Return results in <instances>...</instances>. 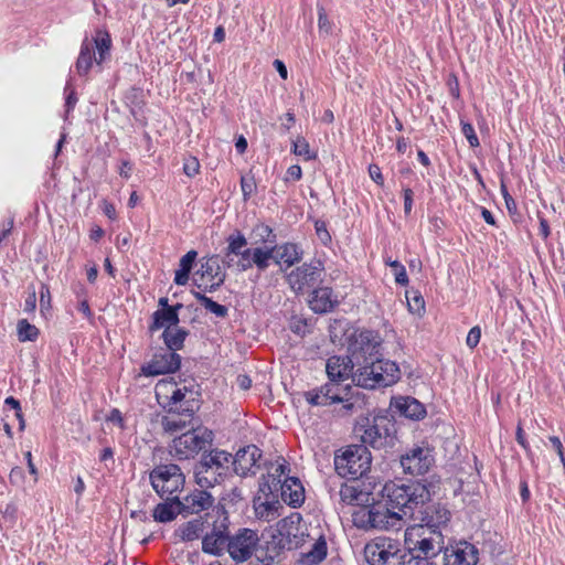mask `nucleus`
Here are the masks:
<instances>
[{
  "instance_id": "f257e3e1",
  "label": "nucleus",
  "mask_w": 565,
  "mask_h": 565,
  "mask_svg": "<svg viewBox=\"0 0 565 565\" xmlns=\"http://www.w3.org/2000/svg\"><path fill=\"white\" fill-rule=\"evenodd\" d=\"M435 486L430 482L425 484L420 481L408 484L387 482L383 488V495L386 498V505L395 510L397 519L409 520L416 515L423 504L429 502Z\"/></svg>"
},
{
  "instance_id": "f03ea898",
  "label": "nucleus",
  "mask_w": 565,
  "mask_h": 565,
  "mask_svg": "<svg viewBox=\"0 0 565 565\" xmlns=\"http://www.w3.org/2000/svg\"><path fill=\"white\" fill-rule=\"evenodd\" d=\"M301 514L294 512L277 522L270 540L266 543V552L258 551L257 558L265 565H270L285 551L297 550L306 541L307 534L301 525Z\"/></svg>"
},
{
  "instance_id": "7ed1b4c3",
  "label": "nucleus",
  "mask_w": 565,
  "mask_h": 565,
  "mask_svg": "<svg viewBox=\"0 0 565 565\" xmlns=\"http://www.w3.org/2000/svg\"><path fill=\"white\" fill-rule=\"evenodd\" d=\"M408 564L433 565L430 559L443 553L445 541L439 530L428 531L425 526H409L405 532V546Z\"/></svg>"
},
{
  "instance_id": "20e7f679",
  "label": "nucleus",
  "mask_w": 565,
  "mask_h": 565,
  "mask_svg": "<svg viewBox=\"0 0 565 565\" xmlns=\"http://www.w3.org/2000/svg\"><path fill=\"white\" fill-rule=\"evenodd\" d=\"M200 392L194 385L178 387L172 381H160L156 386V396L169 414L193 416L200 408Z\"/></svg>"
},
{
  "instance_id": "39448f33",
  "label": "nucleus",
  "mask_w": 565,
  "mask_h": 565,
  "mask_svg": "<svg viewBox=\"0 0 565 565\" xmlns=\"http://www.w3.org/2000/svg\"><path fill=\"white\" fill-rule=\"evenodd\" d=\"M401 379V370L396 362L383 359L382 354L369 358L361 364L353 375V382L363 388L374 390L387 387L397 383Z\"/></svg>"
},
{
  "instance_id": "423d86ee",
  "label": "nucleus",
  "mask_w": 565,
  "mask_h": 565,
  "mask_svg": "<svg viewBox=\"0 0 565 565\" xmlns=\"http://www.w3.org/2000/svg\"><path fill=\"white\" fill-rule=\"evenodd\" d=\"M231 462L232 454L226 450L214 448L203 452L193 467L195 482L203 489L222 483L230 473Z\"/></svg>"
},
{
  "instance_id": "0eeeda50",
  "label": "nucleus",
  "mask_w": 565,
  "mask_h": 565,
  "mask_svg": "<svg viewBox=\"0 0 565 565\" xmlns=\"http://www.w3.org/2000/svg\"><path fill=\"white\" fill-rule=\"evenodd\" d=\"M213 440V430L202 425L192 426L172 439L169 454L179 461L194 459L199 454L206 452Z\"/></svg>"
},
{
  "instance_id": "6e6552de",
  "label": "nucleus",
  "mask_w": 565,
  "mask_h": 565,
  "mask_svg": "<svg viewBox=\"0 0 565 565\" xmlns=\"http://www.w3.org/2000/svg\"><path fill=\"white\" fill-rule=\"evenodd\" d=\"M396 423L387 409H381L371 418H365L361 439L374 449L393 448L396 441Z\"/></svg>"
},
{
  "instance_id": "1a4fd4ad",
  "label": "nucleus",
  "mask_w": 565,
  "mask_h": 565,
  "mask_svg": "<svg viewBox=\"0 0 565 565\" xmlns=\"http://www.w3.org/2000/svg\"><path fill=\"white\" fill-rule=\"evenodd\" d=\"M370 565H406L408 554L401 543L390 537H376L364 548Z\"/></svg>"
},
{
  "instance_id": "9d476101",
  "label": "nucleus",
  "mask_w": 565,
  "mask_h": 565,
  "mask_svg": "<svg viewBox=\"0 0 565 565\" xmlns=\"http://www.w3.org/2000/svg\"><path fill=\"white\" fill-rule=\"evenodd\" d=\"M334 466L342 478L356 480L371 467V456L365 446H350L341 456H335Z\"/></svg>"
},
{
  "instance_id": "9b49d317",
  "label": "nucleus",
  "mask_w": 565,
  "mask_h": 565,
  "mask_svg": "<svg viewBox=\"0 0 565 565\" xmlns=\"http://www.w3.org/2000/svg\"><path fill=\"white\" fill-rule=\"evenodd\" d=\"M149 479L153 490L161 498L181 491L185 482V477L177 463L156 466L150 471Z\"/></svg>"
},
{
  "instance_id": "f8f14e48",
  "label": "nucleus",
  "mask_w": 565,
  "mask_h": 565,
  "mask_svg": "<svg viewBox=\"0 0 565 565\" xmlns=\"http://www.w3.org/2000/svg\"><path fill=\"white\" fill-rule=\"evenodd\" d=\"M323 267L320 262L303 263L286 276V280L295 292H305L322 280Z\"/></svg>"
},
{
  "instance_id": "ddd939ff",
  "label": "nucleus",
  "mask_w": 565,
  "mask_h": 565,
  "mask_svg": "<svg viewBox=\"0 0 565 565\" xmlns=\"http://www.w3.org/2000/svg\"><path fill=\"white\" fill-rule=\"evenodd\" d=\"M381 343L376 334L371 330H363L354 333L349 343V351L355 365L361 366L369 361V358L380 355Z\"/></svg>"
},
{
  "instance_id": "4468645a",
  "label": "nucleus",
  "mask_w": 565,
  "mask_h": 565,
  "mask_svg": "<svg viewBox=\"0 0 565 565\" xmlns=\"http://www.w3.org/2000/svg\"><path fill=\"white\" fill-rule=\"evenodd\" d=\"M259 537L256 531L250 529H239L235 535L228 536L227 552L236 562L247 561L256 551Z\"/></svg>"
},
{
  "instance_id": "2eb2a0df",
  "label": "nucleus",
  "mask_w": 565,
  "mask_h": 565,
  "mask_svg": "<svg viewBox=\"0 0 565 565\" xmlns=\"http://www.w3.org/2000/svg\"><path fill=\"white\" fill-rule=\"evenodd\" d=\"M349 390V384L342 385V383L329 381L319 388L306 392L305 398L312 406H329L344 402Z\"/></svg>"
},
{
  "instance_id": "dca6fc26",
  "label": "nucleus",
  "mask_w": 565,
  "mask_h": 565,
  "mask_svg": "<svg viewBox=\"0 0 565 565\" xmlns=\"http://www.w3.org/2000/svg\"><path fill=\"white\" fill-rule=\"evenodd\" d=\"M180 354L167 349H161L152 355L149 362L141 365L140 372L147 377L158 376L174 373L180 369Z\"/></svg>"
},
{
  "instance_id": "f3484780",
  "label": "nucleus",
  "mask_w": 565,
  "mask_h": 565,
  "mask_svg": "<svg viewBox=\"0 0 565 565\" xmlns=\"http://www.w3.org/2000/svg\"><path fill=\"white\" fill-rule=\"evenodd\" d=\"M450 520V512L441 504L425 503L418 509L416 515L411 521L418 522L412 526H425L428 531L439 530L447 526Z\"/></svg>"
},
{
  "instance_id": "a211bd4d",
  "label": "nucleus",
  "mask_w": 565,
  "mask_h": 565,
  "mask_svg": "<svg viewBox=\"0 0 565 565\" xmlns=\"http://www.w3.org/2000/svg\"><path fill=\"white\" fill-rule=\"evenodd\" d=\"M435 462L433 450L428 447H413L401 456V466L405 473L422 476L428 472Z\"/></svg>"
},
{
  "instance_id": "6ab92c4d",
  "label": "nucleus",
  "mask_w": 565,
  "mask_h": 565,
  "mask_svg": "<svg viewBox=\"0 0 565 565\" xmlns=\"http://www.w3.org/2000/svg\"><path fill=\"white\" fill-rule=\"evenodd\" d=\"M262 457L263 451L257 446L248 445L238 449L235 456L232 455L231 467L242 478L255 476L260 467L258 462Z\"/></svg>"
},
{
  "instance_id": "aec40b11",
  "label": "nucleus",
  "mask_w": 565,
  "mask_h": 565,
  "mask_svg": "<svg viewBox=\"0 0 565 565\" xmlns=\"http://www.w3.org/2000/svg\"><path fill=\"white\" fill-rule=\"evenodd\" d=\"M443 562L444 565H477L479 562V551L473 544L460 541L445 546Z\"/></svg>"
},
{
  "instance_id": "412c9836",
  "label": "nucleus",
  "mask_w": 565,
  "mask_h": 565,
  "mask_svg": "<svg viewBox=\"0 0 565 565\" xmlns=\"http://www.w3.org/2000/svg\"><path fill=\"white\" fill-rule=\"evenodd\" d=\"M238 260L235 263V267L238 271H247L253 267L259 273H264L268 269L271 262V250L265 246L247 247L238 256Z\"/></svg>"
},
{
  "instance_id": "4be33fe9",
  "label": "nucleus",
  "mask_w": 565,
  "mask_h": 565,
  "mask_svg": "<svg viewBox=\"0 0 565 565\" xmlns=\"http://www.w3.org/2000/svg\"><path fill=\"white\" fill-rule=\"evenodd\" d=\"M227 516H224L218 524H214L211 532L202 539V551L211 555H222L227 551L228 543Z\"/></svg>"
},
{
  "instance_id": "5701e85b",
  "label": "nucleus",
  "mask_w": 565,
  "mask_h": 565,
  "mask_svg": "<svg viewBox=\"0 0 565 565\" xmlns=\"http://www.w3.org/2000/svg\"><path fill=\"white\" fill-rule=\"evenodd\" d=\"M271 250V262L278 265L282 271L301 262L303 250L301 246L294 242H286L277 245L266 246Z\"/></svg>"
},
{
  "instance_id": "b1692460",
  "label": "nucleus",
  "mask_w": 565,
  "mask_h": 565,
  "mask_svg": "<svg viewBox=\"0 0 565 565\" xmlns=\"http://www.w3.org/2000/svg\"><path fill=\"white\" fill-rule=\"evenodd\" d=\"M214 503V498L206 490H195L184 498H179L182 515L199 514L209 510Z\"/></svg>"
},
{
  "instance_id": "393cba45",
  "label": "nucleus",
  "mask_w": 565,
  "mask_h": 565,
  "mask_svg": "<svg viewBox=\"0 0 565 565\" xmlns=\"http://www.w3.org/2000/svg\"><path fill=\"white\" fill-rule=\"evenodd\" d=\"M354 360L350 356H331L327 361L326 371L331 382L343 383L353 379Z\"/></svg>"
},
{
  "instance_id": "a878e982",
  "label": "nucleus",
  "mask_w": 565,
  "mask_h": 565,
  "mask_svg": "<svg viewBox=\"0 0 565 565\" xmlns=\"http://www.w3.org/2000/svg\"><path fill=\"white\" fill-rule=\"evenodd\" d=\"M339 301L330 287H318L311 292L309 307L316 313H328L332 311Z\"/></svg>"
},
{
  "instance_id": "bb28decb",
  "label": "nucleus",
  "mask_w": 565,
  "mask_h": 565,
  "mask_svg": "<svg viewBox=\"0 0 565 565\" xmlns=\"http://www.w3.org/2000/svg\"><path fill=\"white\" fill-rule=\"evenodd\" d=\"M281 500L292 508H299L305 502V488L296 477H286L280 484Z\"/></svg>"
},
{
  "instance_id": "cd10ccee",
  "label": "nucleus",
  "mask_w": 565,
  "mask_h": 565,
  "mask_svg": "<svg viewBox=\"0 0 565 565\" xmlns=\"http://www.w3.org/2000/svg\"><path fill=\"white\" fill-rule=\"evenodd\" d=\"M391 405L395 407L399 415L409 419L419 420L426 415L424 404L411 396L396 397Z\"/></svg>"
},
{
  "instance_id": "c85d7f7f",
  "label": "nucleus",
  "mask_w": 565,
  "mask_h": 565,
  "mask_svg": "<svg viewBox=\"0 0 565 565\" xmlns=\"http://www.w3.org/2000/svg\"><path fill=\"white\" fill-rule=\"evenodd\" d=\"M182 308L181 303H178L173 307L160 308L152 313V322L149 327L151 332H154L161 328H171L175 327L179 319V309Z\"/></svg>"
},
{
  "instance_id": "c756f323",
  "label": "nucleus",
  "mask_w": 565,
  "mask_h": 565,
  "mask_svg": "<svg viewBox=\"0 0 565 565\" xmlns=\"http://www.w3.org/2000/svg\"><path fill=\"white\" fill-rule=\"evenodd\" d=\"M181 513L179 505V497L167 499L164 502L158 503L152 512L156 522L168 523L173 521Z\"/></svg>"
},
{
  "instance_id": "7c9ffc66",
  "label": "nucleus",
  "mask_w": 565,
  "mask_h": 565,
  "mask_svg": "<svg viewBox=\"0 0 565 565\" xmlns=\"http://www.w3.org/2000/svg\"><path fill=\"white\" fill-rule=\"evenodd\" d=\"M370 509L373 510V529L387 530L390 527H395L401 521L397 519L395 510L390 509L386 504L385 507L371 505Z\"/></svg>"
},
{
  "instance_id": "2f4dec72",
  "label": "nucleus",
  "mask_w": 565,
  "mask_h": 565,
  "mask_svg": "<svg viewBox=\"0 0 565 565\" xmlns=\"http://www.w3.org/2000/svg\"><path fill=\"white\" fill-rule=\"evenodd\" d=\"M96 54L93 43L85 38L82 42L79 54L75 63L76 72L79 76H86L95 62Z\"/></svg>"
},
{
  "instance_id": "473e14b6",
  "label": "nucleus",
  "mask_w": 565,
  "mask_h": 565,
  "mask_svg": "<svg viewBox=\"0 0 565 565\" xmlns=\"http://www.w3.org/2000/svg\"><path fill=\"white\" fill-rule=\"evenodd\" d=\"M327 542L324 537L318 539L311 546V548L302 553L298 559V565H317L327 557Z\"/></svg>"
},
{
  "instance_id": "72a5a7b5",
  "label": "nucleus",
  "mask_w": 565,
  "mask_h": 565,
  "mask_svg": "<svg viewBox=\"0 0 565 565\" xmlns=\"http://www.w3.org/2000/svg\"><path fill=\"white\" fill-rule=\"evenodd\" d=\"M188 335L189 331L183 328H167L162 332V340L167 350L177 352L183 348Z\"/></svg>"
},
{
  "instance_id": "f704fd0d",
  "label": "nucleus",
  "mask_w": 565,
  "mask_h": 565,
  "mask_svg": "<svg viewBox=\"0 0 565 565\" xmlns=\"http://www.w3.org/2000/svg\"><path fill=\"white\" fill-rule=\"evenodd\" d=\"M94 47L97 51L95 57V62L100 65L104 61H106L110 55L111 49V38L108 31L98 29L96 31V36L94 38Z\"/></svg>"
},
{
  "instance_id": "c9c22d12",
  "label": "nucleus",
  "mask_w": 565,
  "mask_h": 565,
  "mask_svg": "<svg viewBox=\"0 0 565 565\" xmlns=\"http://www.w3.org/2000/svg\"><path fill=\"white\" fill-rule=\"evenodd\" d=\"M205 529V522L202 518L193 519L179 526L178 535L183 542H190L199 539Z\"/></svg>"
},
{
  "instance_id": "e433bc0d",
  "label": "nucleus",
  "mask_w": 565,
  "mask_h": 565,
  "mask_svg": "<svg viewBox=\"0 0 565 565\" xmlns=\"http://www.w3.org/2000/svg\"><path fill=\"white\" fill-rule=\"evenodd\" d=\"M200 271L203 278L207 277L210 280L217 278H220V280L226 279V273L223 270L217 255H212L202 263Z\"/></svg>"
},
{
  "instance_id": "4c0bfd02",
  "label": "nucleus",
  "mask_w": 565,
  "mask_h": 565,
  "mask_svg": "<svg viewBox=\"0 0 565 565\" xmlns=\"http://www.w3.org/2000/svg\"><path fill=\"white\" fill-rule=\"evenodd\" d=\"M226 242L227 246L224 249V252H226V258H228V256H238L245 250V248H247V238L239 231L232 233L226 238Z\"/></svg>"
},
{
  "instance_id": "58836bf2",
  "label": "nucleus",
  "mask_w": 565,
  "mask_h": 565,
  "mask_svg": "<svg viewBox=\"0 0 565 565\" xmlns=\"http://www.w3.org/2000/svg\"><path fill=\"white\" fill-rule=\"evenodd\" d=\"M195 299L210 312L214 313L218 318H225L228 315V309L224 305H220L212 298L201 292H193Z\"/></svg>"
},
{
  "instance_id": "ea45409f",
  "label": "nucleus",
  "mask_w": 565,
  "mask_h": 565,
  "mask_svg": "<svg viewBox=\"0 0 565 565\" xmlns=\"http://www.w3.org/2000/svg\"><path fill=\"white\" fill-rule=\"evenodd\" d=\"M282 508L278 500H266L265 502L255 505V511L258 518L266 521L274 520L279 515L278 510Z\"/></svg>"
},
{
  "instance_id": "a19ab883",
  "label": "nucleus",
  "mask_w": 565,
  "mask_h": 565,
  "mask_svg": "<svg viewBox=\"0 0 565 565\" xmlns=\"http://www.w3.org/2000/svg\"><path fill=\"white\" fill-rule=\"evenodd\" d=\"M372 515L373 510H371L370 507H361L352 514L353 524L359 529H373L374 519H372Z\"/></svg>"
},
{
  "instance_id": "79ce46f5",
  "label": "nucleus",
  "mask_w": 565,
  "mask_h": 565,
  "mask_svg": "<svg viewBox=\"0 0 565 565\" xmlns=\"http://www.w3.org/2000/svg\"><path fill=\"white\" fill-rule=\"evenodd\" d=\"M291 152L296 156L302 157L306 161L315 160L317 152L311 151L309 142L301 136L292 141Z\"/></svg>"
},
{
  "instance_id": "37998d69",
  "label": "nucleus",
  "mask_w": 565,
  "mask_h": 565,
  "mask_svg": "<svg viewBox=\"0 0 565 565\" xmlns=\"http://www.w3.org/2000/svg\"><path fill=\"white\" fill-rule=\"evenodd\" d=\"M406 299L409 312L419 317L425 313V300L417 290L406 291Z\"/></svg>"
},
{
  "instance_id": "c03bdc74",
  "label": "nucleus",
  "mask_w": 565,
  "mask_h": 565,
  "mask_svg": "<svg viewBox=\"0 0 565 565\" xmlns=\"http://www.w3.org/2000/svg\"><path fill=\"white\" fill-rule=\"evenodd\" d=\"M18 337L22 342L35 341L39 337V329L26 319L18 321Z\"/></svg>"
},
{
  "instance_id": "a18cd8bd",
  "label": "nucleus",
  "mask_w": 565,
  "mask_h": 565,
  "mask_svg": "<svg viewBox=\"0 0 565 565\" xmlns=\"http://www.w3.org/2000/svg\"><path fill=\"white\" fill-rule=\"evenodd\" d=\"M362 495V492L358 490L356 487L342 483L339 490L340 501L343 504L352 505L359 500Z\"/></svg>"
},
{
  "instance_id": "49530a36",
  "label": "nucleus",
  "mask_w": 565,
  "mask_h": 565,
  "mask_svg": "<svg viewBox=\"0 0 565 565\" xmlns=\"http://www.w3.org/2000/svg\"><path fill=\"white\" fill-rule=\"evenodd\" d=\"M253 233H255V234H257V236H259V242L263 244H270V246H271L277 241V236L274 233L273 228L269 225L262 223V222L257 223L253 227Z\"/></svg>"
},
{
  "instance_id": "de8ad7c7",
  "label": "nucleus",
  "mask_w": 565,
  "mask_h": 565,
  "mask_svg": "<svg viewBox=\"0 0 565 565\" xmlns=\"http://www.w3.org/2000/svg\"><path fill=\"white\" fill-rule=\"evenodd\" d=\"M64 94H65V118H67L68 114L73 111L75 108L78 98L76 95V92L72 85V79L70 78L66 82V85L64 87Z\"/></svg>"
},
{
  "instance_id": "09e8293b",
  "label": "nucleus",
  "mask_w": 565,
  "mask_h": 565,
  "mask_svg": "<svg viewBox=\"0 0 565 565\" xmlns=\"http://www.w3.org/2000/svg\"><path fill=\"white\" fill-rule=\"evenodd\" d=\"M461 132L466 137L469 146L471 148H477L480 146L479 138L475 131L473 126L470 122L462 121L460 122Z\"/></svg>"
},
{
  "instance_id": "8fccbe9b",
  "label": "nucleus",
  "mask_w": 565,
  "mask_h": 565,
  "mask_svg": "<svg viewBox=\"0 0 565 565\" xmlns=\"http://www.w3.org/2000/svg\"><path fill=\"white\" fill-rule=\"evenodd\" d=\"M315 230H316V234H317L318 238L320 239V242L324 246H328L331 243V235L327 228L326 222L320 221V220L316 221Z\"/></svg>"
},
{
  "instance_id": "3c124183",
  "label": "nucleus",
  "mask_w": 565,
  "mask_h": 565,
  "mask_svg": "<svg viewBox=\"0 0 565 565\" xmlns=\"http://www.w3.org/2000/svg\"><path fill=\"white\" fill-rule=\"evenodd\" d=\"M185 426L186 424L183 420H173L169 418H163L162 420V427L164 431L170 434L182 430L183 428H185Z\"/></svg>"
},
{
  "instance_id": "603ef678",
  "label": "nucleus",
  "mask_w": 565,
  "mask_h": 565,
  "mask_svg": "<svg viewBox=\"0 0 565 565\" xmlns=\"http://www.w3.org/2000/svg\"><path fill=\"white\" fill-rule=\"evenodd\" d=\"M402 193L404 199V213L408 216L413 209L414 191L409 186L402 185Z\"/></svg>"
},
{
  "instance_id": "864d4df0",
  "label": "nucleus",
  "mask_w": 565,
  "mask_h": 565,
  "mask_svg": "<svg viewBox=\"0 0 565 565\" xmlns=\"http://www.w3.org/2000/svg\"><path fill=\"white\" fill-rule=\"evenodd\" d=\"M480 339H481V329L479 326H475L468 332V335L466 339V344L468 348L475 349L479 344Z\"/></svg>"
},
{
  "instance_id": "5fc2aeb1",
  "label": "nucleus",
  "mask_w": 565,
  "mask_h": 565,
  "mask_svg": "<svg viewBox=\"0 0 565 565\" xmlns=\"http://www.w3.org/2000/svg\"><path fill=\"white\" fill-rule=\"evenodd\" d=\"M241 189H242L244 200L245 201L248 200L256 189L254 179L242 177Z\"/></svg>"
},
{
  "instance_id": "6e6d98bb",
  "label": "nucleus",
  "mask_w": 565,
  "mask_h": 565,
  "mask_svg": "<svg viewBox=\"0 0 565 565\" xmlns=\"http://www.w3.org/2000/svg\"><path fill=\"white\" fill-rule=\"evenodd\" d=\"M196 250H189L185 255L181 257L179 268L191 271L196 259Z\"/></svg>"
},
{
  "instance_id": "4d7b16f0",
  "label": "nucleus",
  "mask_w": 565,
  "mask_h": 565,
  "mask_svg": "<svg viewBox=\"0 0 565 565\" xmlns=\"http://www.w3.org/2000/svg\"><path fill=\"white\" fill-rule=\"evenodd\" d=\"M199 169L200 163L196 158H190L183 164V172L190 178L196 175L199 173Z\"/></svg>"
},
{
  "instance_id": "13d9d810",
  "label": "nucleus",
  "mask_w": 565,
  "mask_h": 565,
  "mask_svg": "<svg viewBox=\"0 0 565 565\" xmlns=\"http://www.w3.org/2000/svg\"><path fill=\"white\" fill-rule=\"evenodd\" d=\"M318 26L321 32L329 33L331 30V23L323 8L318 9Z\"/></svg>"
},
{
  "instance_id": "bf43d9fd",
  "label": "nucleus",
  "mask_w": 565,
  "mask_h": 565,
  "mask_svg": "<svg viewBox=\"0 0 565 565\" xmlns=\"http://www.w3.org/2000/svg\"><path fill=\"white\" fill-rule=\"evenodd\" d=\"M369 174L370 178L379 185L384 184V177L382 174L381 168L377 164H370L369 166Z\"/></svg>"
},
{
  "instance_id": "052dcab7",
  "label": "nucleus",
  "mask_w": 565,
  "mask_h": 565,
  "mask_svg": "<svg viewBox=\"0 0 565 565\" xmlns=\"http://www.w3.org/2000/svg\"><path fill=\"white\" fill-rule=\"evenodd\" d=\"M302 178V170L299 164H292L287 169L286 181H299Z\"/></svg>"
},
{
  "instance_id": "680f3d73",
  "label": "nucleus",
  "mask_w": 565,
  "mask_h": 565,
  "mask_svg": "<svg viewBox=\"0 0 565 565\" xmlns=\"http://www.w3.org/2000/svg\"><path fill=\"white\" fill-rule=\"evenodd\" d=\"M288 471H289V467H288L287 462L284 460V462L276 466L275 471L271 475L273 479L275 480L277 477V483L281 484V482H282L281 477H285V478L288 477L287 476Z\"/></svg>"
},
{
  "instance_id": "e2e57ef3",
  "label": "nucleus",
  "mask_w": 565,
  "mask_h": 565,
  "mask_svg": "<svg viewBox=\"0 0 565 565\" xmlns=\"http://www.w3.org/2000/svg\"><path fill=\"white\" fill-rule=\"evenodd\" d=\"M502 195L505 202V206L510 213H514L516 211V203L514 199L509 194L507 188L504 185L501 186Z\"/></svg>"
},
{
  "instance_id": "0e129e2a",
  "label": "nucleus",
  "mask_w": 565,
  "mask_h": 565,
  "mask_svg": "<svg viewBox=\"0 0 565 565\" xmlns=\"http://www.w3.org/2000/svg\"><path fill=\"white\" fill-rule=\"evenodd\" d=\"M107 420L118 425L120 428H124V417L121 412L118 408H113L107 416Z\"/></svg>"
},
{
  "instance_id": "69168bd1",
  "label": "nucleus",
  "mask_w": 565,
  "mask_h": 565,
  "mask_svg": "<svg viewBox=\"0 0 565 565\" xmlns=\"http://www.w3.org/2000/svg\"><path fill=\"white\" fill-rule=\"evenodd\" d=\"M102 209H103L104 214L109 220H116L117 218L116 207H115V205L113 203L108 202L107 200H104L102 202Z\"/></svg>"
},
{
  "instance_id": "338daca9",
  "label": "nucleus",
  "mask_w": 565,
  "mask_h": 565,
  "mask_svg": "<svg viewBox=\"0 0 565 565\" xmlns=\"http://www.w3.org/2000/svg\"><path fill=\"white\" fill-rule=\"evenodd\" d=\"M191 271L186 269H177L174 275V282L179 286H184L189 281V275Z\"/></svg>"
},
{
  "instance_id": "774afa93",
  "label": "nucleus",
  "mask_w": 565,
  "mask_h": 565,
  "mask_svg": "<svg viewBox=\"0 0 565 565\" xmlns=\"http://www.w3.org/2000/svg\"><path fill=\"white\" fill-rule=\"evenodd\" d=\"M394 276L396 284L401 286H406L408 284V276L404 266H402L399 269H396L394 271Z\"/></svg>"
}]
</instances>
